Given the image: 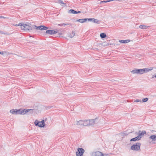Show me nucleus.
<instances>
[{"mask_svg":"<svg viewBox=\"0 0 156 156\" xmlns=\"http://www.w3.org/2000/svg\"><path fill=\"white\" fill-rule=\"evenodd\" d=\"M35 126H38L41 127H43L44 126V120L41 122H38L37 120H36L34 122Z\"/></svg>","mask_w":156,"mask_h":156,"instance_id":"39448f33","label":"nucleus"},{"mask_svg":"<svg viewBox=\"0 0 156 156\" xmlns=\"http://www.w3.org/2000/svg\"><path fill=\"white\" fill-rule=\"evenodd\" d=\"M75 35V33L74 32L72 31V32L69 34V37L70 38H72Z\"/></svg>","mask_w":156,"mask_h":156,"instance_id":"dca6fc26","label":"nucleus"},{"mask_svg":"<svg viewBox=\"0 0 156 156\" xmlns=\"http://www.w3.org/2000/svg\"><path fill=\"white\" fill-rule=\"evenodd\" d=\"M91 155L92 156H104L103 153L100 151H97L96 152H92Z\"/></svg>","mask_w":156,"mask_h":156,"instance_id":"6e6552de","label":"nucleus"},{"mask_svg":"<svg viewBox=\"0 0 156 156\" xmlns=\"http://www.w3.org/2000/svg\"><path fill=\"white\" fill-rule=\"evenodd\" d=\"M109 45H111V44H109V43L107 42H105L103 44V46H108Z\"/></svg>","mask_w":156,"mask_h":156,"instance_id":"5701e85b","label":"nucleus"},{"mask_svg":"<svg viewBox=\"0 0 156 156\" xmlns=\"http://www.w3.org/2000/svg\"><path fill=\"white\" fill-rule=\"evenodd\" d=\"M135 102H141V101L140 100H139V99H137L135 101Z\"/></svg>","mask_w":156,"mask_h":156,"instance_id":"2f4dec72","label":"nucleus"},{"mask_svg":"<svg viewBox=\"0 0 156 156\" xmlns=\"http://www.w3.org/2000/svg\"><path fill=\"white\" fill-rule=\"evenodd\" d=\"M57 33V31H55L54 30H46V33L47 34H53Z\"/></svg>","mask_w":156,"mask_h":156,"instance_id":"9d476101","label":"nucleus"},{"mask_svg":"<svg viewBox=\"0 0 156 156\" xmlns=\"http://www.w3.org/2000/svg\"><path fill=\"white\" fill-rule=\"evenodd\" d=\"M150 138L153 140H156V135H151L150 136Z\"/></svg>","mask_w":156,"mask_h":156,"instance_id":"f3484780","label":"nucleus"},{"mask_svg":"<svg viewBox=\"0 0 156 156\" xmlns=\"http://www.w3.org/2000/svg\"><path fill=\"white\" fill-rule=\"evenodd\" d=\"M16 26H20L21 29L24 30H31L33 28V27H31L29 24H22L19 23L15 25Z\"/></svg>","mask_w":156,"mask_h":156,"instance_id":"7ed1b4c3","label":"nucleus"},{"mask_svg":"<svg viewBox=\"0 0 156 156\" xmlns=\"http://www.w3.org/2000/svg\"><path fill=\"white\" fill-rule=\"evenodd\" d=\"M21 109H20L16 111V114H21Z\"/></svg>","mask_w":156,"mask_h":156,"instance_id":"aec40b11","label":"nucleus"},{"mask_svg":"<svg viewBox=\"0 0 156 156\" xmlns=\"http://www.w3.org/2000/svg\"><path fill=\"white\" fill-rule=\"evenodd\" d=\"M69 25L70 26H71L72 25V24H70V23H67V24H66V23H63L62 24V26H63V25L66 26V25Z\"/></svg>","mask_w":156,"mask_h":156,"instance_id":"c756f323","label":"nucleus"},{"mask_svg":"<svg viewBox=\"0 0 156 156\" xmlns=\"http://www.w3.org/2000/svg\"><path fill=\"white\" fill-rule=\"evenodd\" d=\"M0 18L6 19V17L3 16H0Z\"/></svg>","mask_w":156,"mask_h":156,"instance_id":"473e14b6","label":"nucleus"},{"mask_svg":"<svg viewBox=\"0 0 156 156\" xmlns=\"http://www.w3.org/2000/svg\"><path fill=\"white\" fill-rule=\"evenodd\" d=\"M136 137V138L137 140H139L140 139L141 137L139 135Z\"/></svg>","mask_w":156,"mask_h":156,"instance_id":"bb28decb","label":"nucleus"},{"mask_svg":"<svg viewBox=\"0 0 156 156\" xmlns=\"http://www.w3.org/2000/svg\"><path fill=\"white\" fill-rule=\"evenodd\" d=\"M29 110H30L28 112H29L30 113L32 114L34 112H35V110L34 109H29Z\"/></svg>","mask_w":156,"mask_h":156,"instance_id":"393cba45","label":"nucleus"},{"mask_svg":"<svg viewBox=\"0 0 156 156\" xmlns=\"http://www.w3.org/2000/svg\"><path fill=\"white\" fill-rule=\"evenodd\" d=\"M154 77H156V75L155 76L154 75H153L152 76V78H154Z\"/></svg>","mask_w":156,"mask_h":156,"instance_id":"c9c22d12","label":"nucleus"},{"mask_svg":"<svg viewBox=\"0 0 156 156\" xmlns=\"http://www.w3.org/2000/svg\"><path fill=\"white\" fill-rule=\"evenodd\" d=\"M137 140V139L135 137L134 138H133L131 139L130 140V141H136Z\"/></svg>","mask_w":156,"mask_h":156,"instance_id":"c85d7f7f","label":"nucleus"},{"mask_svg":"<svg viewBox=\"0 0 156 156\" xmlns=\"http://www.w3.org/2000/svg\"><path fill=\"white\" fill-rule=\"evenodd\" d=\"M153 69V68H145L142 69H135L131 71V73L133 74L141 75L144 73H147Z\"/></svg>","mask_w":156,"mask_h":156,"instance_id":"f257e3e1","label":"nucleus"},{"mask_svg":"<svg viewBox=\"0 0 156 156\" xmlns=\"http://www.w3.org/2000/svg\"><path fill=\"white\" fill-rule=\"evenodd\" d=\"M77 21L81 23H83V19H79L77 20Z\"/></svg>","mask_w":156,"mask_h":156,"instance_id":"a878e982","label":"nucleus"},{"mask_svg":"<svg viewBox=\"0 0 156 156\" xmlns=\"http://www.w3.org/2000/svg\"><path fill=\"white\" fill-rule=\"evenodd\" d=\"M113 1V0H107V1H102L100 2V3L101 4V3H106L107 2H110L111 1Z\"/></svg>","mask_w":156,"mask_h":156,"instance_id":"412c9836","label":"nucleus"},{"mask_svg":"<svg viewBox=\"0 0 156 156\" xmlns=\"http://www.w3.org/2000/svg\"><path fill=\"white\" fill-rule=\"evenodd\" d=\"M81 12L80 11H75L73 9H70L69 11V13H73V14H77Z\"/></svg>","mask_w":156,"mask_h":156,"instance_id":"ddd939ff","label":"nucleus"},{"mask_svg":"<svg viewBox=\"0 0 156 156\" xmlns=\"http://www.w3.org/2000/svg\"><path fill=\"white\" fill-rule=\"evenodd\" d=\"M33 28L37 30H47L48 29V28L43 26H40L37 27L35 25H34L33 26Z\"/></svg>","mask_w":156,"mask_h":156,"instance_id":"423d86ee","label":"nucleus"},{"mask_svg":"<svg viewBox=\"0 0 156 156\" xmlns=\"http://www.w3.org/2000/svg\"><path fill=\"white\" fill-rule=\"evenodd\" d=\"M31 110H27V109H21V114L24 115L27 112H28L29 111Z\"/></svg>","mask_w":156,"mask_h":156,"instance_id":"f8f14e48","label":"nucleus"},{"mask_svg":"<svg viewBox=\"0 0 156 156\" xmlns=\"http://www.w3.org/2000/svg\"><path fill=\"white\" fill-rule=\"evenodd\" d=\"M146 133V132L145 131H139V135L141 136L144 135Z\"/></svg>","mask_w":156,"mask_h":156,"instance_id":"a211bd4d","label":"nucleus"},{"mask_svg":"<svg viewBox=\"0 0 156 156\" xmlns=\"http://www.w3.org/2000/svg\"><path fill=\"white\" fill-rule=\"evenodd\" d=\"M57 2L59 3H61L62 4H64V3L63 2V1H61V0H58Z\"/></svg>","mask_w":156,"mask_h":156,"instance_id":"cd10ccee","label":"nucleus"},{"mask_svg":"<svg viewBox=\"0 0 156 156\" xmlns=\"http://www.w3.org/2000/svg\"><path fill=\"white\" fill-rule=\"evenodd\" d=\"M84 151L83 148H78L76 153V156H82Z\"/></svg>","mask_w":156,"mask_h":156,"instance_id":"0eeeda50","label":"nucleus"},{"mask_svg":"<svg viewBox=\"0 0 156 156\" xmlns=\"http://www.w3.org/2000/svg\"><path fill=\"white\" fill-rule=\"evenodd\" d=\"M148 100V98H144L141 101V102H147Z\"/></svg>","mask_w":156,"mask_h":156,"instance_id":"b1692460","label":"nucleus"},{"mask_svg":"<svg viewBox=\"0 0 156 156\" xmlns=\"http://www.w3.org/2000/svg\"><path fill=\"white\" fill-rule=\"evenodd\" d=\"M74 125L78 126H83V120L76 121L74 123Z\"/></svg>","mask_w":156,"mask_h":156,"instance_id":"1a4fd4ad","label":"nucleus"},{"mask_svg":"<svg viewBox=\"0 0 156 156\" xmlns=\"http://www.w3.org/2000/svg\"><path fill=\"white\" fill-rule=\"evenodd\" d=\"M16 111L14 109H12L10 111V112L12 114H16Z\"/></svg>","mask_w":156,"mask_h":156,"instance_id":"4be33fe9","label":"nucleus"},{"mask_svg":"<svg viewBox=\"0 0 156 156\" xmlns=\"http://www.w3.org/2000/svg\"><path fill=\"white\" fill-rule=\"evenodd\" d=\"M0 33L2 34H6L5 33H4L2 31H0Z\"/></svg>","mask_w":156,"mask_h":156,"instance_id":"72a5a7b5","label":"nucleus"},{"mask_svg":"<svg viewBox=\"0 0 156 156\" xmlns=\"http://www.w3.org/2000/svg\"><path fill=\"white\" fill-rule=\"evenodd\" d=\"M58 25H59V26H62V24H58Z\"/></svg>","mask_w":156,"mask_h":156,"instance_id":"4c0bfd02","label":"nucleus"},{"mask_svg":"<svg viewBox=\"0 0 156 156\" xmlns=\"http://www.w3.org/2000/svg\"><path fill=\"white\" fill-rule=\"evenodd\" d=\"M141 145L140 143H137L135 145L134 144L131 147V149L134 151H140V147Z\"/></svg>","mask_w":156,"mask_h":156,"instance_id":"20e7f679","label":"nucleus"},{"mask_svg":"<svg viewBox=\"0 0 156 156\" xmlns=\"http://www.w3.org/2000/svg\"><path fill=\"white\" fill-rule=\"evenodd\" d=\"M100 36L101 38H103L105 37H106V35L105 33H101L100 34Z\"/></svg>","mask_w":156,"mask_h":156,"instance_id":"6ab92c4d","label":"nucleus"},{"mask_svg":"<svg viewBox=\"0 0 156 156\" xmlns=\"http://www.w3.org/2000/svg\"><path fill=\"white\" fill-rule=\"evenodd\" d=\"M0 54L1 55H3L4 54V52L3 51H0Z\"/></svg>","mask_w":156,"mask_h":156,"instance_id":"f704fd0d","label":"nucleus"},{"mask_svg":"<svg viewBox=\"0 0 156 156\" xmlns=\"http://www.w3.org/2000/svg\"><path fill=\"white\" fill-rule=\"evenodd\" d=\"M89 19H89H88V18L83 19V23L86 22V21L87 20L90 21Z\"/></svg>","mask_w":156,"mask_h":156,"instance_id":"7c9ffc66","label":"nucleus"},{"mask_svg":"<svg viewBox=\"0 0 156 156\" xmlns=\"http://www.w3.org/2000/svg\"><path fill=\"white\" fill-rule=\"evenodd\" d=\"M89 20L90 21H92V22L97 24H99L100 22L97 19H95L94 18H89Z\"/></svg>","mask_w":156,"mask_h":156,"instance_id":"9b49d317","label":"nucleus"},{"mask_svg":"<svg viewBox=\"0 0 156 156\" xmlns=\"http://www.w3.org/2000/svg\"><path fill=\"white\" fill-rule=\"evenodd\" d=\"M59 35H62V33H59Z\"/></svg>","mask_w":156,"mask_h":156,"instance_id":"e433bc0d","label":"nucleus"},{"mask_svg":"<svg viewBox=\"0 0 156 156\" xmlns=\"http://www.w3.org/2000/svg\"><path fill=\"white\" fill-rule=\"evenodd\" d=\"M130 41V40H119V42L122 43H127Z\"/></svg>","mask_w":156,"mask_h":156,"instance_id":"2eb2a0df","label":"nucleus"},{"mask_svg":"<svg viewBox=\"0 0 156 156\" xmlns=\"http://www.w3.org/2000/svg\"><path fill=\"white\" fill-rule=\"evenodd\" d=\"M97 119H94L83 120V126H93L96 122Z\"/></svg>","mask_w":156,"mask_h":156,"instance_id":"f03ea898","label":"nucleus"},{"mask_svg":"<svg viewBox=\"0 0 156 156\" xmlns=\"http://www.w3.org/2000/svg\"><path fill=\"white\" fill-rule=\"evenodd\" d=\"M139 28L141 29H146L149 27V26H147L146 25H141L139 26Z\"/></svg>","mask_w":156,"mask_h":156,"instance_id":"4468645a","label":"nucleus"}]
</instances>
